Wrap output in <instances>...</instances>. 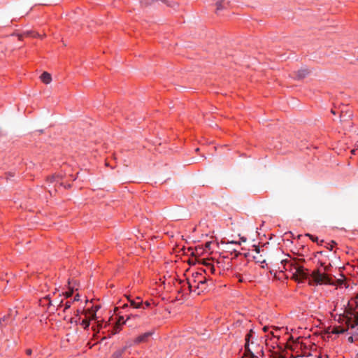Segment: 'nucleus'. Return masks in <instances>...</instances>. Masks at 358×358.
<instances>
[{
  "label": "nucleus",
  "mask_w": 358,
  "mask_h": 358,
  "mask_svg": "<svg viewBox=\"0 0 358 358\" xmlns=\"http://www.w3.org/2000/svg\"><path fill=\"white\" fill-rule=\"evenodd\" d=\"M305 271L295 270V272L292 273V278L299 282L308 279L309 282L313 280L317 284L329 283V277L326 274L320 273V270H313L311 274L306 273Z\"/></svg>",
  "instance_id": "nucleus-1"
},
{
  "label": "nucleus",
  "mask_w": 358,
  "mask_h": 358,
  "mask_svg": "<svg viewBox=\"0 0 358 358\" xmlns=\"http://www.w3.org/2000/svg\"><path fill=\"white\" fill-rule=\"evenodd\" d=\"M141 3L145 6H149L154 4L155 2L161 1L166 6L173 8L176 10L178 8V4L174 1H171L169 0H141Z\"/></svg>",
  "instance_id": "nucleus-2"
},
{
  "label": "nucleus",
  "mask_w": 358,
  "mask_h": 358,
  "mask_svg": "<svg viewBox=\"0 0 358 358\" xmlns=\"http://www.w3.org/2000/svg\"><path fill=\"white\" fill-rule=\"evenodd\" d=\"M305 262V259L303 257H297L291 259L290 260L285 259L282 260L281 263L285 264L287 262L290 263V267L291 268H305L303 266V262Z\"/></svg>",
  "instance_id": "nucleus-3"
},
{
  "label": "nucleus",
  "mask_w": 358,
  "mask_h": 358,
  "mask_svg": "<svg viewBox=\"0 0 358 358\" xmlns=\"http://www.w3.org/2000/svg\"><path fill=\"white\" fill-rule=\"evenodd\" d=\"M153 333H154L153 331H148V332L144 333V334L138 336V337H136L134 339V343L135 344H138L141 343L146 342L148 341V338L150 337L153 334Z\"/></svg>",
  "instance_id": "nucleus-4"
},
{
  "label": "nucleus",
  "mask_w": 358,
  "mask_h": 358,
  "mask_svg": "<svg viewBox=\"0 0 358 358\" xmlns=\"http://www.w3.org/2000/svg\"><path fill=\"white\" fill-rule=\"evenodd\" d=\"M309 73L310 72H309L308 69H301L294 73L295 76L294 78L295 80H303V78H305L309 74Z\"/></svg>",
  "instance_id": "nucleus-5"
},
{
  "label": "nucleus",
  "mask_w": 358,
  "mask_h": 358,
  "mask_svg": "<svg viewBox=\"0 0 358 358\" xmlns=\"http://www.w3.org/2000/svg\"><path fill=\"white\" fill-rule=\"evenodd\" d=\"M268 273L271 275H273V278L279 280L282 279L284 276L286 275L283 270H270Z\"/></svg>",
  "instance_id": "nucleus-6"
},
{
  "label": "nucleus",
  "mask_w": 358,
  "mask_h": 358,
  "mask_svg": "<svg viewBox=\"0 0 358 358\" xmlns=\"http://www.w3.org/2000/svg\"><path fill=\"white\" fill-rule=\"evenodd\" d=\"M131 345V344H129L128 345H126L124 346V348H121V349H119L117 350V351H115L113 355H112V358H122V355L124 353V352L126 351V350L130 347Z\"/></svg>",
  "instance_id": "nucleus-7"
},
{
  "label": "nucleus",
  "mask_w": 358,
  "mask_h": 358,
  "mask_svg": "<svg viewBox=\"0 0 358 358\" xmlns=\"http://www.w3.org/2000/svg\"><path fill=\"white\" fill-rule=\"evenodd\" d=\"M41 81L45 83V84H48L51 82L52 80V77H51V75L45 71L43 72L41 75Z\"/></svg>",
  "instance_id": "nucleus-8"
},
{
  "label": "nucleus",
  "mask_w": 358,
  "mask_h": 358,
  "mask_svg": "<svg viewBox=\"0 0 358 358\" xmlns=\"http://www.w3.org/2000/svg\"><path fill=\"white\" fill-rule=\"evenodd\" d=\"M229 4V2L225 3V0H217L215 3L217 10H221L223 9H226L227 7V5Z\"/></svg>",
  "instance_id": "nucleus-9"
},
{
  "label": "nucleus",
  "mask_w": 358,
  "mask_h": 358,
  "mask_svg": "<svg viewBox=\"0 0 358 358\" xmlns=\"http://www.w3.org/2000/svg\"><path fill=\"white\" fill-rule=\"evenodd\" d=\"M128 299L129 300L131 306H133L134 308H140L142 307L143 308H145V307L143 306L142 301L141 300V298H139V297L137 298V299L139 301L138 302H136L134 300H131L129 297H128Z\"/></svg>",
  "instance_id": "nucleus-10"
},
{
  "label": "nucleus",
  "mask_w": 358,
  "mask_h": 358,
  "mask_svg": "<svg viewBox=\"0 0 358 358\" xmlns=\"http://www.w3.org/2000/svg\"><path fill=\"white\" fill-rule=\"evenodd\" d=\"M349 328V324H348V327H334L333 330L331 331V333L332 334H343L344 332H345Z\"/></svg>",
  "instance_id": "nucleus-11"
},
{
  "label": "nucleus",
  "mask_w": 358,
  "mask_h": 358,
  "mask_svg": "<svg viewBox=\"0 0 358 358\" xmlns=\"http://www.w3.org/2000/svg\"><path fill=\"white\" fill-rule=\"evenodd\" d=\"M345 320L346 327H348V324H349V327H350L351 328H355L356 326L358 325V317H356L355 319V321L353 322V323H351L350 317H347Z\"/></svg>",
  "instance_id": "nucleus-12"
},
{
  "label": "nucleus",
  "mask_w": 358,
  "mask_h": 358,
  "mask_svg": "<svg viewBox=\"0 0 358 358\" xmlns=\"http://www.w3.org/2000/svg\"><path fill=\"white\" fill-rule=\"evenodd\" d=\"M245 355L247 356H250V358L255 357L254 353L250 350V349L249 348V343L245 344Z\"/></svg>",
  "instance_id": "nucleus-13"
},
{
  "label": "nucleus",
  "mask_w": 358,
  "mask_h": 358,
  "mask_svg": "<svg viewBox=\"0 0 358 358\" xmlns=\"http://www.w3.org/2000/svg\"><path fill=\"white\" fill-rule=\"evenodd\" d=\"M15 176V172L8 171L4 173L3 178H5L8 181V180H10L11 178H13Z\"/></svg>",
  "instance_id": "nucleus-14"
},
{
  "label": "nucleus",
  "mask_w": 358,
  "mask_h": 358,
  "mask_svg": "<svg viewBox=\"0 0 358 358\" xmlns=\"http://www.w3.org/2000/svg\"><path fill=\"white\" fill-rule=\"evenodd\" d=\"M221 244H226L227 245H241L240 242H238V241H226L224 239H222L221 241Z\"/></svg>",
  "instance_id": "nucleus-15"
},
{
  "label": "nucleus",
  "mask_w": 358,
  "mask_h": 358,
  "mask_svg": "<svg viewBox=\"0 0 358 358\" xmlns=\"http://www.w3.org/2000/svg\"><path fill=\"white\" fill-rule=\"evenodd\" d=\"M230 245H227L226 249L227 252H230L231 254L234 253L235 257H237L238 255H241L240 252H238L235 248H231Z\"/></svg>",
  "instance_id": "nucleus-16"
},
{
  "label": "nucleus",
  "mask_w": 358,
  "mask_h": 358,
  "mask_svg": "<svg viewBox=\"0 0 358 358\" xmlns=\"http://www.w3.org/2000/svg\"><path fill=\"white\" fill-rule=\"evenodd\" d=\"M305 236H308L309 237V238L313 241V242H315V243H317L319 244V238L317 236H315V235H312L310 234H305Z\"/></svg>",
  "instance_id": "nucleus-17"
},
{
  "label": "nucleus",
  "mask_w": 358,
  "mask_h": 358,
  "mask_svg": "<svg viewBox=\"0 0 358 358\" xmlns=\"http://www.w3.org/2000/svg\"><path fill=\"white\" fill-rule=\"evenodd\" d=\"M195 250H196V252L197 255H202L204 252H205V248H203V246H197V247H196Z\"/></svg>",
  "instance_id": "nucleus-18"
},
{
  "label": "nucleus",
  "mask_w": 358,
  "mask_h": 358,
  "mask_svg": "<svg viewBox=\"0 0 358 358\" xmlns=\"http://www.w3.org/2000/svg\"><path fill=\"white\" fill-rule=\"evenodd\" d=\"M213 243L212 241H207L205 243V244L203 245V248H205V252H207L208 251L210 250V245L211 244Z\"/></svg>",
  "instance_id": "nucleus-19"
},
{
  "label": "nucleus",
  "mask_w": 358,
  "mask_h": 358,
  "mask_svg": "<svg viewBox=\"0 0 358 358\" xmlns=\"http://www.w3.org/2000/svg\"><path fill=\"white\" fill-rule=\"evenodd\" d=\"M254 333L252 329H250L249 333L245 336V343H249V341Z\"/></svg>",
  "instance_id": "nucleus-20"
},
{
  "label": "nucleus",
  "mask_w": 358,
  "mask_h": 358,
  "mask_svg": "<svg viewBox=\"0 0 358 358\" xmlns=\"http://www.w3.org/2000/svg\"><path fill=\"white\" fill-rule=\"evenodd\" d=\"M73 293V289L71 288V287H69V292H66L65 293H63V294L66 297V298H69L70 296H72Z\"/></svg>",
  "instance_id": "nucleus-21"
},
{
  "label": "nucleus",
  "mask_w": 358,
  "mask_h": 358,
  "mask_svg": "<svg viewBox=\"0 0 358 358\" xmlns=\"http://www.w3.org/2000/svg\"><path fill=\"white\" fill-rule=\"evenodd\" d=\"M130 319V317H127V320L126 321L124 320L123 317H120L118 321L117 322V324L121 325L122 324L126 323V322Z\"/></svg>",
  "instance_id": "nucleus-22"
},
{
  "label": "nucleus",
  "mask_w": 358,
  "mask_h": 358,
  "mask_svg": "<svg viewBox=\"0 0 358 358\" xmlns=\"http://www.w3.org/2000/svg\"><path fill=\"white\" fill-rule=\"evenodd\" d=\"M8 316H4L0 318V329L4 326V322L7 320Z\"/></svg>",
  "instance_id": "nucleus-23"
},
{
  "label": "nucleus",
  "mask_w": 358,
  "mask_h": 358,
  "mask_svg": "<svg viewBox=\"0 0 358 358\" xmlns=\"http://www.w3.org/2000/svg\"><path fill=\"white\" fill-rule=\"evenodd\" d=\"M120 330V325L116 324L115 326L113 328V334H115L117 332H119Z\"/></svg>",
  "instance_id": "nucleus-24"
},
{
  "label": "nucleus",
  "mask_w": 358,
  "mask_h": 358,
  "mask_svg": "<svg viewBox=\"0 0 358 358\" xmlns=\"http://www.w3.org/2000/svg\"><path fill=\"white\" fill-rule=\"evenodd\" d=\"M82 323L85 328L88 327L90 325V322L87 320H83Z\"/></svg>",
  "instance_id": "nucleus-25"
},
{
  "label": "nucleus",
  "mask_w": 358,
  "mask_h": 358,
  "mask_svg": "<svg viewBox=\"0 0 358 358\" xmlns=\"http://www.w3.org/2000/svg\"><path fill=\"white\" fill-rule=\"evenodd\" d=\"M71 306V302L69 301H67L66 303H65V307H64V310H66V309H69Z\"/></svg>",
  "instance_id": "nucleus-26"
},
{
  "label": "nucleus",
  "mask_w": 358,
  "mask_h": 358,
  "mask_svg": "<svg viewBox=\"0 0 358 358\" xmlns=\"http://www.w3.org/2000/svg\"><path fill=\"white\" fill-rule=\"evenodd\" d=\"M253 247L255 248V250L257 252V253H259L260 252V248H259V246L258 245H254Z\"/></svg>",
  "instance_id": "nucleus-27"
},
{
  "label": "nucleus",
  "mask_w": 358,
  "mask_h": 358,
  "mask_svg": "<svg viewBox=\"0 0 358 358\" xmlns=\"http://www.w3.org/2000/svg\"><path fill=\"white\" fill-rule=\"evenodd\" d=\"M80 300V295L78 294H76L73 299L74 301H78Z\"/></svg>",
  "instance_id": "nucleus-28"
},
{
  "label": "nucleus",
  "mask_w": 358,
  "mask_h": 358,
  "mask_svg": "<svg viewBox=\"0 0 358 358\" xmlns=\"http://www.w3.org/2000/svg\"><path fill=\"white\" fill-rule=\"evenodd\" d=\"M31 352H32V351H31V349H27V350H26V354H27V355H31Z\"/></svg>",
  "instance_id": "nucleus-29"
},
{
  "label": "nucleus",
  "mask_w": 358,
  "mask_h": 358,
  "mask_svg": "<svg viewBox=\"0 0 358 358\" xmlns=\"http://www.w3.org/2000/svg\"><path fill=\"white\" fill-rule=\"evenodd\" d=\"M64 187H65L66 189H70V188L71 187V186H72V185H71V184H67V185H64Z\"/></svg>",
  "instance_id": "nucleus-30"
},
{
  "label": "nucleus",
  "mask_w": 358,
  "mask_h": 358,
  "mask_svg": "<svg viewBox=\"0 0 358 358\" xmlns=\"http://www.w3.org/2000/svg\"><path fill=\"white\" fill-rule=\"evenodd\" d=\"M240 239H241V241L242 242H245V241H246V240H247V238H246L245 237H244V236L241 237V238H240Z\"/></svg>",
  "instance_id": "nucleus-31"
},
{
  "label": "nucleus",
  "mask_w": 358,
  "mask_h": 358,
  "mask_svg": "<svg viewBox=\"0 0 358 358\" xmlns=\"http://www.w3.org/2000/svg\"><path fill=\"white\" fill-rule=\"evenodd\" d=\"M348 341H349L350 342H351V343H352V342H353V338H352V336H350V337L348 338Z\"/></svg>",
  "instance_id": "nucleus-32"
},
{
  "label": "nucleus",
  "mask_w": 358,
  "mask_h": 358,
  "mask_svg": "<svg viewBox=\"0 0 358 358\" xmlns=\"http://www.w3.org/2000/svg\"><path fill=\"white\" fill-rule=\"evenodd\" d=\"M149 306H150V303H149L148 301H146V302L145 303V307H148Z\"/></svg>",
  "instance_id": "nucleus-33"
},
{
  "label": "nucleus",
  "mask_w": 358,
  "mask_h": 358,
  "mask_svg": "<svg viewBox=\"0 0 358 358\" xmlns=\"http://www.w3.org/2000/svg\"><path fill=\"white\" fill-rule=\"evenodd\" d=\"M268 329V328L267 327H264L263 328V331L266 332V331H267Z\"/></svg>",
  "instance_id": "nucleus-34"
},
{
  "label": "nucleus",
  "mask_w": 358,
  "mask_h": 358,
  "mask_svg": "<svg viewBox=\"0 0 358 358\" xmlns=\"http://www.w3.org/2000/svg\"><path fill=\"white\" fill-rule=\"evenodd\" d=\"M336 268H339V269L345 268V266H341L336 267Z\"/></svg>",
  "instance_id": "nucleus-35"
},
{
  "label": "nucleus",
  "mask_w": 358,
  "mask_h": 358,
  "mask_svg": "<svg viewBox=\"0 0 358 358\" xmlns=\"http://www.w3.org/2000/svg\"><path fill=\"white\" fill-rule=\"evenodd\" d=\"M352 116V113L351 112L349 113V114L348 115V117H351Z\"/></svg>",
  "instance_id": "nucleus-36"
},
{
  "label": "nucleus",
  "mask_w": 358,
  "mask_h": 358,
  "mask_svg": "<svg viewBox=\"0 0 358 358\" xmlns=\"http://www.w3.org/2000/svg\"><path fill=\"white\" fill-rule=\"evenodd\" d=\"M302 237H303V235H299L298 236V239L300 240Z\"/></svg>",
  "instance_id": "nucleus-37"
},
{
  "label": "nucleus",
  "mask_w": 358,
  "mask_h": 358,
  "mask_svg": "<svg viewBox=\"0 0 358 358\" xmlns=\"http://www.w3.org/2000/svg\"><path fill=\"white\" fill-rule=\"evenodd\" d=\"M287 234H291V235H292V236H294V235H293V234L292 233V231H289V232H287ZM285 234H287V233H285Z\"/></svg>",
  "instance_id": "nucleus-38"
},
{
  "label": "nucleus",
  "mask_w": 358,
  "mask_h": 358,
  "mask_svg": "<svg viewBox=\"0 0 358 358\" xmlns=\"http://www.w3.org/2000/svg\"><path fill=\"white\" fill-rule=\"evenodd\" d=\"M209 271H210V273H213L215 271V270H213V269H210V270H209Z\"/></svg>",
  "instance_id": "nucleus-39"
},
{
  "label": "nucleus",
  "mask_w": 358,
  "mask_h": 358,
  "mask_svg": "<svg viewBox=\"0 0 358 358\" xmlns=\"http://www.w3.org/2000/svg\"><path fill=\"white\" fill-rule=\"evenodd\" d=\"M204 282H205V280H200V281L199 282V283H204Z\"/></svg>",
  "instance_id": "nucleus-40"
},
{
  "label": "nucleus",
  "mask_w": 358,
  "mask_h": 358,
  "mask_svg": "<svg viewBox=\"0 0 358 358\" xmlns=\"http://www.w3.org/2000/svg\"><path fill=\"white\" fill-rule=\"evenodd\" d=\"M260 262H261L262 264H264V263L266 262V261H265V260H262V261H261Z\"/></svg>",
  "instance_id": "nucleus-41"
},
{
  "label": "nucleus",
  "mask_w": 358,
  "mask_h": 358,
  "mask_svg": "<svg viewBox=\"0 0 358 358\" xmlns=\"http://www.w3.org/2000/svg\"><path fill=\"white\" fill-rule=\"evenodd\" d=\"M62 301H60L59 306H62Z\"/></svg>",
  "instance_id": "nucleus-42"
},
{
  "label": "nucleus",
  "mask_w": 358,
  "mask_h": 358,
  "mask_svg": "<svg viewBox=\"0 0 358 358\" xmlns=\"http://www.w3.org/2000/svg\"><path fill=\"white\" fill-rule=\"evenodd\" d=\"M278 358H285V357H282V356H280H280H278Z\"/></svg>",
  "instance_id": "nucleus-43"
},
{
  "label": "nucleus",
  "mask_w": 358,
  "mask_h": 358,
  "mask_svg": "<svg viewBox=\"0 0 358 358\" xmlns=\"http://www.w3.org/2000/svg\"><path fill=\"white\" fill-rule=\"evenodd\" d=\"M331 113H334V114H336L335 111L331 110Z\"/></svg>",
  "instance_id": "nucleus-44"
},
{
  "label": "nucleus",
  "mask_w": 358,
  "mask_h": 358,
  "mask_svg": "<svg viewBox=\"0 0 358 358\" xmlns=\"http://www.w3.org/2000/svg\"><path fill=\"white\" fill-rule=\"evenodd\" d=\"M261 268H264V265H262Z\"/></svg>",
  "instance_id": "nucleus-45"
},
{
  "label": "nucleus",
  "mask_w": 358,
  "mask_h": 358,
  "mask_svg": "<svg viewBox=\"0 0 358 358\" xmlns=\"http://www.w3.org/2000/svg\"><path fill=\"white\" fill-rule=\"evenodd\" d=\"M210 268L214 269V266H211Z\"/></svg>",
  "instance_id": "nucleus-46"
},
{
  "label": "nucleus",
  "mask_w": 358,
  "mask_h": 358,
  "mask_svg": "<svg viewBox=\"0 0 358 358\" xmlns=\"http://www.w3.org/2000/svg\"><path fill=\"white\" fill-rule=\"evenodd\" d=\"M341 114H343V110H341ZM341 116H342V115H341Z\"/></svg>",
  "instance_id": "nucleus-47"
},
{
  "label": "nucleus",
  "mask_w": 358,
  "mask_h": 358,
  "mask_svg": "<svg viewBox=\"0 0 358 358\" xmlns=\"http://www.w3.org/2000/svg\"><path fill=\"white\" fill-rule=\"evenodd\" d=\"M357 60H358V57H357Z\"/></svg>",
  "instance_id": "nucleus-48"
}]
</instances>
